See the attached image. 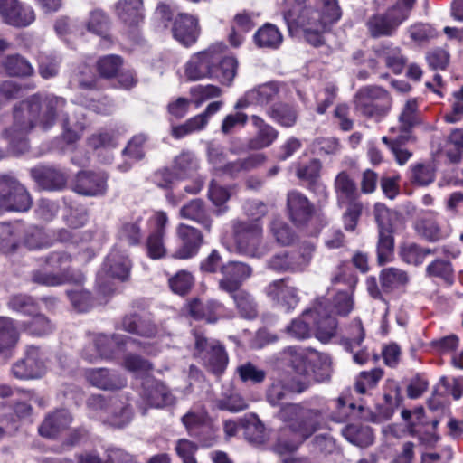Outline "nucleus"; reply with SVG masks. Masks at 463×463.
I'll list each match as a JSON object with an SVG mask.
<instances>
[{
	"instance_id": "15",
	"label": "nucleus",
	"mask_w": 463,
	"mask_h": 463,
	"mask_svg": "<svg viewBox=\"0 0 463 463\" xmlns=\"http://www.w3.org/2000/svg\"><path fill=\"white\" fill-rule=\"evenodd\" d=\"M14 377L27 380L41 377L45 373L44 354L36 346H28L23 359L12 368Z\"/></svg>"
},
{
	"instance_id": "36",
	"label": "nucleus",
	"mask_w": 463,
	"mask_h": 463,
	"mask_svg": "<svg viewBox=\"0 0 463 463\" xmlns=\"http://www.w3.org/2000/svg\"><path fill=\"white\" fill-rule=\"evenodd\" d=\"M253 40L260 48L278 49L282 43L283 36L276 25L267 23L255 33Z\"/></svg>"
},
{
	"instance_id": "20",
	"label": "nucleus",
	"mask_w": 463,
	"mask_h": 463,
	"mask_svg": "<svg viewBox=\"0 0 463 463\" xmlns=\"http://www.w3.org/2000/svg\"><path fill=\"white\" fill-rule=\"evenodd\" d=\"M282 85L268 82L248 90L235 104L236 109H246L250 105L265 106L279 98Z\"/></svg>"
},
{
	"instance_id": "38",
	"label": "nucleus",
	"mask_w": 463,
	"mask_h": 463,
	"mask_svg": "<svg viewBox=\"0 0 463 463\" xmlns=\"http://www.w3.org/2000/svg\"><path fill=\"white\" fill-rule=\"evenodd\" d=\"M220 52V59L214 64V78L218 79L222 84L230 85L237 73L238 62L233 57H222V45H215Z\"/></svg>"
},
{
	"instance_id": "52",
	"label": "nucleus",
	"mask_w": 463,
	"mask_h": 463,
	"mask_svg": "<svg viewBox=\"0 0 463 463\" xmlns=\"http://www.w3.org/2000/svg\"><path fill=\"white\" fill-rule=\"evenodd\" d=\"M429 277L439 278L448 285L454 282V270L449 261L438 259L429 264L426 268Z\"/></svg>"
},
{
	"instance_id": "19",
	"label": "nucleus",
	"mask_w": 463,
	"mask_h": 463,
	"mask_svg": "<svg viewBox=\"0 0 463 463\" xmlns=\"http://www.w3.org/2000/svg\"><path fill=\"white\" fill-rule=\"evenodd\" d=\"M265 292L275 305L287 312L294 309L299 302L298 289L286 279L274 280L267 286Z\"/></svg>"
},
{
	"instance_id": "7",
	"label": "nucleus",
	"mask_w": 463,
	"mask_h": 463,
	"mask_svg": "<svg viewBox=\"0 0 463 463\" xmlns=\"http://www.w3.org/2000/svg\"><path fill=\"white\" fill-rule=\"evenodd\" d=\"M233 237L240 252L250 257H261L268 248L262 241V226L260 222L232 221Z\"/></svg>"
},
{
	"instance_id": "44",
	"label": "nucleus",
	"mask_w": 463,
	"mask_h": 463,
	"mask_svg": "<svg viewBox=\"0 0 463 463\" xmlns=\"http://www.w3.org/2000/svg\"><path fill=\"white\" fill-rule=\"evenodd\" d=\"M19 333L14 321L6 317H0V353L15 346Z\"/></svg>"
},
{
	"instance_id": "47",
	"label": "nucleus",
	"mask_w": 463,
	"mask_h": 463,
	"mask_svg": "<svg viewBox=\"0 0 463 463\" xmlns=\"http://www.w3.org/2000/svg\"><path fill=\"white\" fill-rule=\"evenodd\" d=\"M393 231H378L377 261L383 265L392 260L394 250Z\"/></svg>"
},
{
	"instance_id": "18",
	"label": "nucleus",
	"mask_w": 463,
	"mask_h": 463,
	"mask_svg": "<svg viewBox=\"0 0 463 463\" xmlns=\"http://www.w3.org/2000/svg\"><path fill=\"white\" fill-rule=\"evenodd\" d=\"M0 16L5 23L15 27L28 26L35 20L33 8L18 0H0Z\"/></svg>"
},
{
	"instance_id": "48",
	"label": "nucleus",
	"mask_w": 463,
	"mask_h": 463,
	"mask_svg": "<svg viewBox=\"0 0 463 463\" xmlns=\"http://www.w3.org/2000/svg\"><path fill=\"white\" fill-rule=\"evenodd\" d=\"M383 376V371L380 368H374L371 371H363L355 379L354 389L358 393L365 394L377 386Z\"/></svg>"
},
{
	"instance_id": "24",
	"label": "nucleus",
	"mask_w": 463,
	"mask_h": 463,
	"mask_svg": "<svg viewBox=\"0 0 463 463\" xmlns=\"http://www.w3.org/2000/svg\"><path fill=\"white\" fill-rule=\"evenodd\" d=\"M413 228L419 237L430 242L439 241L448 236L440 226L437 214L430 211L420 213L415 220Z\"/></svg>"
},
{
	"instance_id": "12",
	"label": "nucleus",
	"mask_w": 463,
	"mask_h": 463,
	"mask_svg": "<svg viewBox=\"0 0 463 463\" xmlns=\"http://www.w3.org/2000/svg\"><path fill=\"white\" fill-rule=\"evenodd\" d=\"M220 59V52L215 45L194 54L185 64L184 74L189 80H200L213 77L214 64Z\"/></svg>"
},
{
	"instance_id": "9",
	"label": "nucleus",
	"mask_w": 463,
	"mask_h": 463,
	"mask_svg": "<svg viewBox=\"0 0 463 463\" xmlns=\"http://www.w3.org/2000/svg\"><path fill=\"white\" fill-rule=\"evenodd\" d=\"M354 103L356 109L364 115L381 118L390 110L392 99L383 88L367 86L357 91Z\"/></svg>"
},
{
	"instance_id": "26",
	"label": "nucleus",
	"mask_w": 463,
	"mask_h": 463,
	"mask_svg": "<svg viewBox=\"0 0 463 463\" xmlns=\"http://www.w3.org/2000/svg\"><path fill=\"white\" fill-rule=\"evenodd\" d=\"M84 376L90 384L101 390H119L127 384L125 377L106 368L88 369Z\"/></svg>"
},
{
	"instance_id": "17",
	"label": "nucleus",
	"mask_w": 463,
	"mask_h": 463,
	"mask_svg": "<svg viewBox=\"0 0 463 463\" xmlns=\"http://www.w3.org/2000/svg\"><path fill=\"white\" fill-rule=\"evenodd\" d=\"M221 273L220 289L232 294L239 290L243 281L251 276L252 269L243 262L229 261L222 265Z\"/></svg>"
},
{
	"instance_id": "33",
	"label": "nucleus",
	"mask_w": 463,
	"mask_h": 463,
	"mask_svg": "<svg viewBox=\"0 0 463 463\" xmlns=\"http://www.w3.org/2000/svg\"><path fill=\"white\" fill-rule=\"evenodd\" d=\"M251 120L258 131L256 136L250 140L249 147L259 150L269 146L277 139L278 131L259 116L253 115Z\"/></svg>"
},
{
	"instance_id": "63",
	"label": "nucleus",
	"mask_w": 463,
	"mask_h": 463,
	"mask_svg": "<svg viewBox=\"0 0 463 463\" xmlns=\"http://www.w3.org/2000/svg\"><path fill=\"white\" fill-rule=\"evenodd\" d=\"M215 405L220 410H226L231 412H238L248 408L246 401L237 392L217 399Z\"/></svg>"
},
{
	"instance_id": "32",
	"label": "nucleus",
	"mask_w": 463,
	"mask_h": 463,
	"mask_svg": "<svg viewBox=\"0 0 463 463\" xmlns=\"http://www.w3.org/2000/svg\"><path fill=\"white\" fill-rule=\"evenodd\" d=\"M402 419L405 422V428L408 435L416 437L420 443H426L430 441V438L427 437L425 427L426 419L424 410L422 408H417L413 411L402 410L401 412Z\"/></svg>"
},
{
	"instance_id": "4",
	"label": "nucleus",
	"mask_w": 463,
	"mask_h": 463,
	"mask_svg": "<svg viewBox=\"0 0 463 463\" xmlns=\"http://www.w3.org/2000/svg\"><path fill=\"white\" fill-rule=\"evenodd\" d=\"M323 303H315L313 307L302 313V315L292 320L287 326V333L293 338L302 340L311 335V330L316 331V336L322 342H327L335 335L337 321L327 314L320 318Z\"/></svg>"
},
{
	"instance_id": "2",
	"label": "nucleus",
	"mask_w": 463,
	"mask_h": 463,
	"mask_svg": "<svg viewBox=\"0 0 463 463\" xmlns=\"http://www.w3.org/2000/svg\"><path fill=\"white\" fill-rule=\"evenodd\" d=\"M279 418L287 424V429L281 432L277 444V449L280 453L296 450L316 431L325 429L328 419L340 420L329 414L326 404H320L318 408L287 404L279 411Z\"/></svg>"
},
{
	"instance_id": "35",
	"label": "nucleus",
	"mask_w": 463,
	"mask_h": 463,
	"mask_svg": "<svg viewBox=\"0 0 463 463\" xmlns=\"http://www.w3.org/2000/svg\"><path fill=\"white\" fill-rule=\"evenodd\" d=\"M377 57L383 59L385 65L393 73L400 74L403 71L406 59L401 53V50L392 43L382 44L375 48Z\"/></svg>"
},
{
	"instance_id": "22",
	"label": "nucleus",
	"mask_w": 463,
	"mask_h": 463,
	"mask_svg": "<svg viewBox=\"0 0 463 463\" xmlns=\"http://www.w3.org/2000/svg\"><path fill=\"white\" fill-rule=\"evenodd\" d=\"M197 17L188 14H179L174 20L172 33L174 38L184 46L194 44L200 35Z\"/></svg>"
},
{
	"instance_id": "5",
	"label": "nucleus",
	"mask_w": 463,
	"mask_h": 463,
	"mask_svg": "<svg viewBox=\"0 0 463 463\" xmlns=\"http://www.w3.org/2000/svg\"><path fill=\"white\" fill-rule=\"evenodd\" d=\"M290 362L295 371L300 375L309 372L318 383L328 381L331 377V358L328 354L319 353L312 348L289 347L288 350Z\"/></svg>"
},
{
	"instance_id": "49",
	"label": "nucleus",
	"mask_w": 463,
	"mask_h": 463,
	"mask_svg": "<svg viewBox=\"0 0 463 463\" xmlns=\"http://www.w3.org/2000/svg\"><path fill=\"white\" fill-rule=\"evenodd\" d=\"M419 122L418 102L409 99L399 116V128L402 133H408Z\"/></svg>"
},
{
	"instance_id": "31",
	"label": "nucleus",
	"mask_w": 463,
	"mask_h": 463,
	"mask_svg": "<svg viewBox=\"0 0 463 463\" xmlns=\"http://www.w3.org/2000/svg\"><path fill=\"white\" fill-rule=\"evenodd\" d=\"M72 418L68 411L59 410L48 414L42 424L39 426L38 431L42 437L53 439L61 431L65 430L71 422Z\"/></svg>"
},
{
	"instance_id": "30",
	"label": "nucleus",
	"mask_w": 463,
	"mask_h": 463,
	"mask_svg": "<svg viewBox=\"0 0 463 463\" xmlns=\"http://www.w3.org/2000/svg\"><path fill=\"white\" fill-rule=\"evenodd\" d=\"M34 181L45 190L61 189L67 181L66 175L60 170L49 166H37L31 170Z\"/></svg>"
},
{
	"instance_id": "56",
	"label": "nucleus",
	"mask_w": 463,
	"mask_h": 463,
	"mask_svg": "<svg viewBox=\"0 0 463 463\" xmlns=\"http://www.w3.org/2000/svg\"><path fill=\"white\" fill-rule=\"evenodd\" d=\"M174 171L179 178L192 175L198 167L197 160L192 153L184 152L175 157Z\"/></svg>"
},
{
	"instance_id": "25",
	"label": "nucleus",
	"mask_w": 463,
	"mask_h": 463,
	"mask_svg": "<svg viewBox=\"0 0 463 463\" xmlns=\"http://www.w3.org/2000/svg\"><path fill=\"white\" fill-rule=\"evenodd\" d=\"M142 399L154 408H164L175 403V397L168 387L157 380H149L144 383Z\"/></svg>"
},
{
	"instance_id": "40",
	"label": "nucleus",
	"mask_w": 463,
	"mask_h": 463,
	"mask_svg": "<svg viewBox=\"0 0 463 463\" xmlns=\"http://www.w3.org/2000/svg\"><path fill=\"white\" fill-rule=\"evenodd\" d=\"M116 12L125 23L137 24L143 18L142 0H120L116 5Z\"/></svg>"
},
{
	"instance_id": "27",
	"label": "nucleus",
	"mask_w": 463,
	"mask_h": 463,
	"mask_svg": "<svg viewBox=\"0 0 463 463\" xmlns=\"http://www.w3.org/2000/svg\"><path fill=\"white\" fill-rule=\"evenodd\" d=\"M287 207L290 220L297 225L307 223L314 213L313 205L308 199L297 191L288 194Z\"/></svg>"
},
{
	"instance_id": "43",
	"label": "nucleus",
	"mask_w": 463,
	"mask_h": 463,
	"mask_svg": "<svg viewBox=\"0 0 463 463\" xmlns=\"http://www.w3.org/2000/svg\"><path fill=\"white\" fill-rule=\"evenodd\" d=\"M266 160L264 154L258 153L249 157L223 165L222 172L232 177L236 176L241 171H248L262 165Z\"/></svg>"
},
{
	"instance_id": "28",
	"label": "nucleus",
	"mask_w": 463,
	"mask_h": 463,
	"mask_svg": "<svg viewBox=\"0 0 463 463\" xmlns=\"http://www.w3.org/2000/svg\"><path fill=\"white\" fill-rule=\"evenodd\" d=\"M336 203L342 208L345 203L360 201L355 182L346 171L338 173L334 180Z\"/></svg>"
},
{
	"instance_id": "45",
	"label": "nucleus",
	"mask_w": 463,
	"mask_h": 463,
	"mask_svg": "<svg viewBox=\"0 0 463 463\" xmlns=\"http://www.w3.org/2000/svg\"><path fill=\"white\" fill-rule=\"evenodd\" d=\"M382 288L390 291L406 285L409 282V276L406 271L397 268H386L380 273Z\"/></svg>"
},
{
	"instance_id": "34",
	"label": "nucleus",
	"mask_w": 463,
	"mask_h": 463,
	"mask_svg": "<svg viewBox=\"0 0 463 463\" xmlns=\"http://www.w3.org/2000/svg\"><path fill=\"white\" fill-rule=\"evenodd\" d=\"M118 328L148 338L157 334V327L154 323L136 314L124 317Z\"/></svg>"
},
{
	"instance_id": "29",
	"label": "nucleus",
	"mask_w": 463,
	"mask_h": 463,
	"mask_svg": "<svg viewBox=\"0 0 463 463\" xmlns=\"http://www.w3.org/2000/svg\"><path fill=\"white\" fill-rule=\"evenodd\" d=\"M319 301L323 303L320 318H324L326 314L335 319V317L333 315L347 316L354 306L351 288L345 291H338L330 305L323 298H318L315 303Z\"/></svg>"
},
{
	"instance_id": "64",
	"label": "nucleus",
	"mask_w": 463,
	"mask_h": 463,
	"mask_svg": "<svg viewBox=\"0 0 463 463\" xmlns=\"http://www.w3.org/2000/svg\"><path fill=\"white\" fill-rule=\"evenodd\" d=\"M194 284L192 274L185 270L178 271L169 279V286L173 292L178 295H185Z\"/></svg>"
},
{
	"instance_id": "13",
	"label": "nucleus",
	"mask_w": 463,
	"mask_h": 463,
	"mask_svg": "<svg viewBox=\"0 0 463 463\" xmlns=\"http://www.w3.org/2000/svg\"><path fill=\"white\" fill-rule=\"evenodd\" d=\"M310 384L307 379L296 380L288 374H281L272 378L266 391V398L273 406L280 404L293 392H303Z\"/></svg>"
},
{
	"instance_id": "3",
	"label": "nucleus",
	"mask_w": 463,
	"mask_h": 463,
	"mask_svg": "<svg viewBox=\"0 0 463 463\" xmlns=\"http://www.w3.org/2000/svg\"><path fill=\"white\" fill-rule=\"evenodd\" d=\"M322 5V14L317 10L305 9L299 14L289 12L286 14V24L290 33L301 30L305 39L312 45L323 43V33L327 26L341 17L336 0H317Z\"/></svg>"
},
{
	"instance_id": "58",
	"label": "nucleus",
	"mask_w": 463,
	"mask_h": 463,
	"mask_svg": "<svg viewBox=\"0 0 463 463\" xmlns=\"http://www.w3.org/2000/svg\"><path fill=\"white\" fill-rule=\"evenodd\" d=\"M5 68L11 76H29L33 71L31 64L20 55L9 56L5 62Z\"/></svg>"
},
{
	"instance_id": "54",
	"label": "nucleus",
	"mask_w": 463,
	"mask_h": 463,
	"mask_svg": "<svg viewBox=\"0 0 463 463\" xmlns=\"http://www.w3.org/2000/svg\"><path fill=\"white\" fill-rule=\"evenodd\" d=\"M32 316L30 322L22 325L24 332L32 335L43 336L52 331L53 326L45 316L36 313Z\"/></svg>"
},
{
	"instance_id": "1",
	"label": "nucleus",
	"mask_w": 463,
	"mask_h": 463,
	"mask_svg": "<svg viewBox=\"0 0 463 463\" xmlns=\"http://www.w3.org/2000/svg\"><path fill=\"white\" fill-rule=\"evenodd\" d=\"M66 100L54 95L35 94L20 103L14 111V124L6 131L11 150L17 155L24 153L28 149L26 134L34 127L43 130L50 129L61 118L63 139L68 144L79 140L84 131L82 123L70 124L67 115L64 113Z\"/></svg>"
},
{
	"instance_id": "14",
	"label": "nucleus",
	"mask_w": 463,
	"mask_h": 463,
	"mask_svg": "<svg viewBox=\"0 0 463 463\" xmlns=\"http://www.w3.org/2000/svg\"><path fill=\"white\" fill-rule=\"evenodd\" d=\"M196 354L201 356L209 369L215 374L222 373L227 364L228 356L224 348L215 341L208 342V339L201 335H195Z\"/></svg>"
},
{
	"instance_id": "50",
	"label": "nucleus",
	"mask_w": 463,
	"mask_h": 463,
	"mask_svg": "<svg viewBox=\"0 0 463 463\" xmlns=\"http://www.w3.org/2000/svg\"><path fill=\"white\" fill-rule=\"evenodd\" d=\"M269 116L279 125L289 128L295 125L298 113L296 109L287 104H278L270 108Z\"/></svg>"
},
{
	"instance_id": "21",
	"label": "nucleus",
	"mask_w": 463,
	"mask_h": 463,
	"mask_svg": "<svg viewBox=\"0 0 463 463\" xmlns=\"http://www.w3.org/2000/svg\"><path fill=\"white\" fill-rule=\"evenodd\" d=\"M181 246L174 252L173 258L187 260L195 256L203 243V235L194 227L181 223L176 229Z\"/></svg>"
},
{
	"instance_id": "6",
	"label": "nucleus",
	"mask_w": 463,
	"mask_h": 463,
	"mask_svg": "<svg viewBox=\"0 0 463 463\" xmlns=\"http://www.w3.org/2000/svg\"><path fill=\"white\" fill-rule=\"evenodd\" d=\"M47 265L52 272L36 271L33 275V280L45 286H59L64 283L81 284L84 275L79 271L71 269V257L65 252L52 253L46 260Z\"/></svg>"
},
{
	"instance_id": "8",
	"label": "nucleus",
	"mask_w": 463,
	"mask_h": 463,
	"mask_svg": "<svg viewBox=\"0 0 463 463\" xmlns=\"http://www.w3.org/2000/svg\"><path fill=\"white\" fill-rule=\"evenodd\" d=\"M135 344L137 341L129 336L114 335L109 337L99 335L84 347L82 356L90 363H95L99 359L112 360L117 357L118 351Z\"/></svg>"
},
{
	"instance_id": "57",
	"label": "nucleus",
	"mask_w": 463,
	"mask_h": 463,
	"mask_svg": "<svg viewBox=\"0 0 463 463\" xmlns=\"http://www.w3.org/2000/svg\"><path fill=\"white\" fill-rule=\"evenodd\" d=\"M121 365L128 372L142 375L152 370V364L139 355L128 354L121 362Z\"/></svg>"
},
{
	"instance_id": "37",
	"label": "nucleus",
	"mask_w": 463,
	"mask_h": 463,
	"mask_svg": "<svg viewBox=\"0 0 463 463\" xmlns=\"http://www.w3.org/2000/svg\"><path fill=\"white\" fill-rule=\"evenodd\" d=\"M179 214L184 219L196 222L208 231L211 229L212 220L202 200L190 201L180 209Z\"/></svg>"
},
{
	"instance_id": "10",
	"label": "nucleus",
	"mask_w": 463,
	"mask_h": 463,
	"mask_svg": "<svg viewBox=\"0 0 463 463\" xmlns=\"http://www.w3.org/2000/svg\"><path fill=\"white\" fill-rule=\"evenodd\" d=\"M31 205V197L19 182L10 176L0 177V212H25Z\"/></svg>"
},
{
	"instance_id": "46",
	"label": "nucleus",
	"mask_w": 463,
	"mask_h": 463,
	"mask_svg": "<svg viewBox=\"0 0 463 463\" xmlns=\"http://www.w3.org/2000/svg\"><path fill=\"white\" fill-rule=\"evenodd\" d=\"M445 155L449 162L457 164L463 157V128H454L446 139Z\"/></svg>"
},
{
	"instance_id": "23",
	"label": "nucleus",
	"mask_w": 463,
	"mask_h": 463,
	"mask_svg": "<svg viewBox=\"0 0 463 463\" xmlns=\"http://www.w3.org/2000/svg\"><path fill=\"white\" fill-rule=\"evenodd\" d=\"M107 179L104 173L80 172L72 184V190L86 196L101 195L107 190Z\"/></svg>"
},
{
	"instance_id": "59",
	"label": "nucleus",
	"mask_w": 463,
	"mask_h": 463,
	"mask_svg": "<svg viewBox=\"0 0 463 463\" xmlns=\"http://www.w3.org/2000/svg\"><path fill=\"white\" fill-rule=\"evenodd\" d=\"M344 207H346L342 216L344 227L346 231L353 232L362 215L363 203L361 201H356L345 203Z\"/></svg>"
},
{
	"instance_id": "53",
	"label": "nucleus",
	"mask_w": 463,
	"mask_h": 463,
	"mask_svg": "<svg viewBox=\"0 0 463 463\" xmlns=\"http://www.w3.org/2000/svg\"><path fill=\"white\" fill-rule=\"evenodd\" d=\"M231 295L241 317L251 319L257 316L256 304L248 292L239 289Z\"/></svg>"
},
{
	"instance_id": "61",
	"label": "nucleus",
	"mask_w": 463,
	"mask_h": 463,
	"mask_svg": "<svg viewBox=\"0 0 463 463\" xmlns=\"http://www.w3.org/2000/svg\"><path fill=\"white\" fill-rule=\"evenodd\" d=\"M231 197V192L227 187L217 184L214 181L211 182L208 190V198L216 207H222L218 211V213H222L227 211V206L224 204Z\"/></svg>"
},
{
	"instance_id": "55",
	"label": "nucleus",
	"mask_w": 463,
	"mask_h": 463,
	"mask_svg": "<svg viewBox=\"0 0 463 463\" xmlns=\"http://www.w3.org/2000/svg\"><path fill=\"white\" fill-rule=\"evenodd\" d=\"M314 246L311 243H305L298 251L288 253L290 271L303 270L310 262L314 252Z\"/></svg>"
},
{
	"instance_id": "51",
	"label": "nucleus",
	"mask_w": 463,
	"mask_h": 463,
	"mask_svg": "<svg viewBox=\"0 0 463 463\" xmlns=\"http://www.w3.org/2000/svg\"><path fill=\"white\" fill-rule=\"evenodd\" d=\"M207 421L208 416L204 410H191L182 417V423L192 436H198Z\"/></svg>"
},
{
	"instance_id": "39",
	"label": "nucleus",
	"mask_w": 463,
	"mask_h": 463,
	"mask_svg": "<svg viewBox=\"0 0 463 463\" xmlns=\"http://www.w3.org/2000/svg\"><path fill=\"white\" fill-rule=\"evenodd\" d=\"M344 438L357 447L365 448L373 444V430L368 426L349 424L342 430Z\"/></svg>"
},
{
	"instance_id": "11",
	"label": "nucleus",
	"mask_w": 463,
	"mask_h": 463,
	"mask_svg": "<svg viewBox=\"0 0 463 463\" xmlns=\"http://www.w3.org/2000/svg\"><path fill=\"white\" fill-rule=\"evenodd\" d=\"M131 269V261L122 250L114 248L106 258L101 269L97 275V282L104 291L109 278L124 281L128 279Z\"/></svg>"
},
{
	"instance_id": "16",
	"label": "nucleus",
	"mask_w": 463,
	"mask_h": 463,
	"mask_svg": "<svg viewBox=\"0 0 463 463\" xmlns=\"http://www.w3.org/2000/svg\"><path fill=\"white\" fill-rule=\"evenodd\" d=\"M403 22L404 15L391 7L383 14L371 16L366 22V26L370 35L373 38L389 37L396 33Z\"/></svg>"
},
{
	"instance_id": "42",
	"label": "nucleus",
	"mask_w": 463,
	"mask_h": 463,
	"mask_svg": "<svg viewBox=\"0 0 463 463\" xmlns=\"http://www.w3.org/2000/svg\"><path fill=\"white\" fill-rule=\"evenodd\" d=\"M244 428L245 438L252 443H263L266 439V430L260 419L254 415H247L241 420Z\"/></svg>"
},
{
	"instance_id": "62",
	"label": "nucleus",
	"mask_w": 463,
	"mask_h": 463,
	"mask_svg": "<svg viewBox=\"0 0 463 463\" xmlns=\"http://www.w3.org/2000/svg\"><path fill=\"white\" fill-rule=\"evenodd\" d=\"M237 373L244 383L250 382L257 384L262 383L266 378V372L251 363H245L238 366Z\"/></svg>"
},
{
	"instance_id": "41",
	"label": "nucleus",
	"mask_w": 463,
	"mask_h": 463,
	"mask_svg": "<svg viewBox=\"0 0 463 463\" xmlns=\"http://www.w3.org/2000/svg\"><path fill=\"white\" fill-rule=\"evenodd\" d=\"M432 253L433 250L430 249L421 247L414 242L403 243L399 250V255L402 261L414 266L421 265L425 258Z\"/></svg>"
},
{
	"instance_id": "60",
	"label": "nucleus",
	"mask_w": 463,
	"mask_h": 463,
	"mask_svg": "<svg viewBox=\"0 0 463 463\" xmlns=\"http://www.w3.org/2000/svg\"><path fill=\"white\" fill-rule=\"evenodd\" d=\"M140 222L141 219H137L135 221L123 223L118 232L119 239L129 245H136L139 243L142 238Z\"/></svg>"
}]
</instances>
